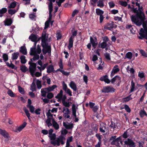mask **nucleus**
Masks as SVG:
<instances>
[{
	"label": "nucleus",
	"mask_w": 147,
	"mask_h": 147,
	"mask_svg": "<svg viewBox=\"0 0 147 147\" xmlns=\"http://www.w3.org/2000/svg\"><path fill=\"white\" fill-rule=\"evenodd\" d=\"M43 49L42 51L44 55H46L47 52L50 51L51 50V46L49 45L48 42L41 43Z\"/></svg>",
	"instance_id": "f257e3e1"
},
{
	"label": "nucleus",
	"mask_w": 147,
	"mask_h": 147,
	"mask_svg": "<svg viewBox=\"0 0 147 147\" xmlns=\"http://www.w3.org/2000/svg\"><path fill=\"white\" fill-rule=\"evenodd\" d=\"M77 34V31L75 30L72 32V34L70 37L69 42V44L68 46L69 49H70L71 48H72L73 45L74 39L75 36H76Z\"/></svg>",
	"instance_id": "f03ea898"
},
{
	"label": "nucleus",
	"mask_w": 147,
	"mask_h": 147,
	"mask_svg": "<svg viewBox=\"0 0 147 147\" xmlns=\"http://www.w3.org/2000/svg\"><path fill=\"white\" fill-rule=\"evenodd\" d=\"M115 89L112 86H107L103 87L101 92L104 93H113L115 92Z\"/></svg>",
	"instance_id": "7ed1b4c3"
},
{
	"label": "nucleus",
	"mask_w": 147,
	"mask_h": 147,
	"mask_svg": "<svg viewBox=\"0 0 147 147\" xmlns=\"http://www.w3.org/2000/svg\"><path fill=\"white\" fill-rule=\"evenodd\" d=\"M114 25V22L110 21L109 22L107 23L104 25V29L105 30H108L112 31L113 30Z\"/></svg>",
	"instance_id": "20e7f679"
},
{
	"label": "nucleus",
	"mask_w": 147,
	"mask_h": 147,
	"mask_svg": "<svg viewBox=\"0 0 147 147\" xmlns=\"http://www.w3.org/2000/svg\"><path fill=\"white\" fill-rule=\"evenodd\" d=\"M28 63L30 65L29 67L30 72L31 74L33 75L36 69V64L30 61H29Z\"/></svg>",
	"instance_id": "39448f33"
},
{
	"label": "nucleus",
	"mask_w": 147,
	"mask_h": 147,
	"mask_svg": "<svg viewBox=\"0 0 147 147\" xmlns=\"http://www.w3.org/2000/svg\"><path fill=\"white\" fill-rule=\"evenodd\" d=\"M140 32L139 34L140 36H138V38L141 40L143 39L144 38L146 39L147 38V33L145 32V31L142 28L140 29Z\"/></svg>",
	"instance_id": "423d86ee"
},
{
	"label": "nucleus",
	"mask_w": 147,
	"mask_h": 147,
	"mask_svg": "<svg viewBox=\"0 0 147 147\" xmlns=\"http://www.w3.org/2000/svg\"><path fill=\"white\" fill-rule=\"evenodd\" d=\"M63 89L65 92L70 96H72V92L71 90L67 88V86L65 82H63L62 84Z\"/></svg>",
	"instance_id": "0eeeda50"
},
{
	"label": "nucleus",
	"mask_w": 147,
	"mask_h": 147,
	"mask_svg": "<svg viewBox=\"0 0 147 147\" xmlns=\"http://www.w3.org/2000/svg\"><path fill=\"white\" fill-rule=\"evenodd\" d=\"M125 145H127L129 147H135V143L131 139L128 138L124 142Z\"/></svg>",
	"instance_id": "6e6552de"
},
{
	"label": "nucleus",
	"mask_w": 147,
	"mask_h": 147,
	"mask_svg": "<svg viewBox=\"0 0 147 147\" xmlns=\"http://www.w3.org/2000/svg\"><path fill=\"white\" fill-rule=\"evenodd\" d=\"M121 77L119 76L116 75L111 80V82L112 84H114L116 81H117L118 83L117 85V86H119L121 82Z\"/></svg>",
	"instance_id": "1a4fd4ad"
},
{
	"label": "nucleus",
	"mask_w": 147,
	"mask_h": 147,
	"mask_svg": "<svg viewBox=\"0 0 147 147\" xmlns=\"http://www.w3.org/2000/svg\"><path fill=\"white\" fill-rule=\"evenodd\" d=\"M106 126L107 125L105 123H102L100 124V131L102 133H105L107 130Z\"/></svg>",
	"instance_id": "9d476101"
},
{
	"label": "nucleus",
	"mask_w": 147,
	"mask_h": 147,
	"mask_svg": "<svg viewBox=\"0 0 147 147\" xmlns=\"http://www.w3.org/2000/svg\"><path fill=\"white\" fill-rule=\"evenodd\" d=\"M99 80L101 81H104L107 84L110 83L111 82L108 79V77L107 75L102 76L100 78Z\"/></svg>",
	"instance_id": "9b49d317"
},
{
	"label": "nucleus",
	"mask_w": 147,
	"mask_h": 147,
	"mask_svg": "<svg viewBox=\"0 0 147 147\" xmlns=\"http://www.w3.org/2000/svg\"><path fill=\"white\" fill-rule=\"evenodd\" d=\"M0 134L3 136L4 138L9 139L10 136L9 134L4 130L0 129Z\"/></svg>",
	"instance_id": "f8f14e48"
},
{
	"label": "nucleus",
	"mask_w": 147,
	"mask_h": 147,
	"mask_svg": "<svg viewBox=\"0 0 147 147\" xmlns=\"http://www.w3.org/2000/svg\"><path fill=\"white\" fill-rule=\"evenodd\" d=\"M49 9V18L48 20L49 21H51L52 17V12L53 11V7L52 6V3H50L49 6H48Z\"/></svg>",
	"instance_id": "ddd939ff"
},
{
	"label": "nucleus",
	"mask_w": 147,
	"mask_h": 147,
	"mask_svg": "<svg viewBox=\"0 0 147 147\" xmlns=\"http://www.w3.org/2000/svg\"><path fill=\"white\" fill-rule=\"evenodd\" d=\"M63 125L65 127L66 129H71L74 127L73 124V123L70 124L69 123H66L65 122H63Z\"/></svg>",
	"instance_id": "4468645a"
},
{
	"label": "nucleus",
	"mask_w": 147,
	"mask_h": 147,
	"mask_svg": "<svg viewBox=\"0 0 147 147\" xmlns=\"http://www.w3.org/2000/svg\"><path fill=\"white\" fill-rule=\"evenodd\" d=\"M4 25L6 26H10L13 23V20L11 18H7L4 21Z\"/></svg>",
	"instance_id": "2eb2a0df"
},
{
	"label": "nucleus",
	"mask_w": 147,
	"mask_h": 147,
	"mask_svg": "<svg viewBox=\"0 0 147 147\" xmlns=\"http://www.w3.org/2000/svg\"><path fill=\"white\" fill-rule=\"evenodd\" d=\"M50 143L54 146H55L56 145L57 146H60V136L59 138H57L56 140H55V141H51Z\"/></svg>",
	"instance_id": "dca6fc26"
},
{
	"label": "nucleus",
	"mask_w": 147,
	"mask_h": 147,
	"mask_svg": "<svg viewBox=\"0 0 147 147\" xmlns=\"http://www.w3.org/2000/svg\"><path fill=\"white\" fill-rule=\"evenodd\" d=\"M69 86L74 91H77V87L76 85L74 82L73 81L71 82L69 84Z\"/></svg>",
	"instance_id": "f3484780"
},
{
	"label": "nucleus",
	"mask_w": 147,
	"mask_h": 147,
	"mask_svg": "<svg viewBox=\"0 0 147 147\" xmlns=\"http://www.w3.org/2000/svg\"><path fill=\"white\" fill-rule=\"evenodd\" d=\"M137 17L138 19L140 20V22H141L142 24L146 21L145 20L146 17L144 13L140 14V15L137 16Z\"/></svg>",
	"instance_id": "a211bd4d"
},
{
	"label": "nucleus",
	"mask_w": 147,
	"mask_h": 147,
	"mask_svg": "<svg viewBox=\"0 0 147 147\" xmlns=\"http://www.w3.org/2000/svg\"><path fill=\"white\" fill-rule=\"evenodd\" d=\"M20 52L22 54L26 55L27 54V49L25 46L21 47L20 48Z\"/></svg>",
	"instance_id": "6ab92c4d"
},
{
	"label": "nucleus",
	"mask_w": 147,
	"mask_h": 147,
	"mask_svg": "<svg viewBox=\"0 0 147 147\" xmlns=\"http://www.w3.org/2000/svg\"><path fill=\"white\" fill-rule=\"evenodd\" d=\"M51 119L52 120L53 126L56 130L58 129L59 128V126L58 124L55 121L54 118H52Z\"/></svg>",
	"instance_id": "aec40b11"
},
{
	"label": "nucleus",
	"mask_w": 147,
	"mask_h": 147,
	"mask_svg": "<svg viewBox=\"0 0 147 147\" xmlns=\"http://www.w3.org/2000/svg\"><path fill=\"white\" fill-rule=\"evenodd\" d=\"M54 71V66L52 65H49L47 68V72L49 74Z\"/></svg>",
	"instance_id": "412c9836"
},
{
	"label": "nucleus",
	"mask_w": 147,
	"mask_h": 147,
	"mask_svg": "<svg viewBox=\"0 0 147 147\" xmlns=\"http://www.w3.org/2000/svg\"><path fill=\"white\" fill-rule=\"evenodd\" d=\"M47 34H42L41 36V43L47 42V38H46Z\"/></svg>",
	"instance_id": "4be33fe9"
},
{
	"label": "nucleus",
	"mask_w": 147,
	"mask_h": 147,
	"mask_svg": "<svg viewBox=\"0 0 147 147\" xmlns=\"http://www.w3.org/2000/svg\"><path fill=\"white\" fill-rule=\"evenodd\" d=\"M19 53L18 52H14L12 54L11 59L13 60L17 59L18 57Z\"/></svg>",
	"instance_id": "5701e85b"
},
{
	"label": "nucleus",
	"mask_w": 147,
	"mask_h": 147,
	"mask_svg": "<svg viewBox=\"0 0 147 147\" xmlns=\"http://www.w3.org/2000/svg\"><path fill=\"white\" fill-rule=\"evenodd\" d=\"M19 9V6L18 7L17 9H9L8 10V13L9 14L11 15H12L16 13L18 11Z\"/></svg>",
	"instance_id": "b1692460"
},
{
	"label": "nucleus",
	"mask_w": 147,
	"mask_h": 147,
	"mask_svg": "<svg viewBox=\"0 0 147 147\" xmlns=\"http://www.w3.org/2000/svg\"><path fill=\"white\" fill-rule=\"evenodd\" d=\"M7 11L6 8L4 7L0 9V17L1 18L3 16V14L5 13Z\"/></svg>",
	"instance_id": "393cba45"
},
{
	"label": "nucleus",
	"mask_w": 147,
	"mask_h": 147,
	"mask_svg": "<svg viewBox=\"0 0 147 147\" xmlns=\"http://www.w3.org/2000/svg\"><path fill=\"white\" fill-rule=\"evenodd\" d=\"M138 76L140 78L141 80L142 81L144 80L145 76L143 72H141L140 71H139L138 73Z\"/></svg>",
	"instance_id": "a878e982"
},
{
	"label": "nucleus",
	"mask_w": 147,
	"mask_h": 147,
	"mask_svg": "<svg viewBox=\"0 0 147 147\" xmlns=\"http://www.w3.org/2000/svg\"><path fill=\"white\" fill-rule=\"evenodd\" d=\"M20 61L22 64H25L26 63L27 60L26 59V57L24 55H22L20 57Z\"/></svg>",
	"instance_id": "bb28decb"
},
{
	"label": "nucleus",
	"mask_w": 147,
	"mask_h": 147,
	"mask_svg": "<svg viewBox=\"0 0 147 147\" xmlns=\"http://www.w3.org/2000/svg\"><path fill=\"white\" fill-rule=\"evenodd\" d=\"M27 124V123L26 122H24L22 125H20L17 128V130L19 132L22 129L25 127Z\"/></svg>",
	"instance_id": "cd10ccee"
},
{
	"label": "nucleus",
	"mask_w": 147,
	"mask_h": 147,
	"mask_svg": "<svg viewBox=\"0 0 147 147\" xmlns=\"http://www.w3.org/2000/svg\"><path fill=\"white\" fill-rule=\"evenodd\" d=\"M96 13L97 15L100 16V15H102L104 13V12L103 11L97 8L96 9Z\"/></svg>",
	"instance_id": "c85d7f7f"
},
{
	"label": "nucleus",
	"mask_w": 147,
	"mask_h": 147,
	"mask_svg": "<svg viewBox=\"0 0 147 147\" xmlns=\"http://www.w3.org/2000/svg\"><path fill=\"white\" fill-rule=\"evenodd\" d=\"M23 109L28 119H30V116L28 110L26 108V107H24Z\"/></svg>",
	"instance_id": "c756f323"
},
{
	"label": "nucleus",
	"mask_w": 147,
	"mask_h": 147,
	"mask_svg": "<svg viewBox=\"0 0 147 147\" xmlns=\"http://www.w3.org/2000/svg\"><path fill=\"white\" fill-rule=\"evenodd\" d=\"M104 0H99L97 2V6L100 8H102L104 6Z\"/></svg>",
	"instance_id": "7c9ffc66"
},
{
	"label": "nucleus",
	"mask_w": 147,
	"mask_h": 147,
	"mask_svg": "<svg viewBox=\"0 0 147 147\" xmlns=\"http://www.w3.org/2000/svg\"><path fill=\"white\" fill-rule=\"evenodd\" d=\"M29 38L32 42L37 41V38L36 36L34 34H33L30 36Z\"/></svg>",
	"instance_id": "2f4dec72"
},
{
	"label": "nucleus",
	"mask_w": 147,
	"mask_h": 147,
	"mask_svg": "<svg viewBox=\"0 0 147 147\" xmlns=\"http://www.w3.org/2000/svg\"><path fill=\"white\" fill-rule=\"evenodd\" d=\"M118 67V66L117 65H115L114 67L113 68L112 70V71L113 72L114 74H116L118 72L119 70L120 69L119 68H117Z\"/></svg>",
	"instance_id": "473e14b6"
},
{
	"label": "nucleus",
	"mask_w": 147,
	"mask_h": 147,
	"mask_svg": "<svg viewBox=\"0 0 147 147\" xmlns=\"http://www.w3.org/2000/svg\"><path fill=\"white\" fill-rule=\"evenodd\" d=\"M20 68L21 70L24 73L26 72L28 70V68L25 65H21Z\"/></svg>",
	"instance_id": "72a5a7b5"
},
{
	"label": "nucleus",
	"mask_w": 147,
	"mask_h": 147,
	"mask_svg": "<svg viewBox=\"0 0 147 147\" xmlns=\"http://www.w3.org/2000/svg\"><path fill=\"white\" fill-rule=\"evenodd\" d=\"M63 96V91L62 90H61L57 94V95L55 97V98L57 99H59L62 98V96Z\"/></svg>",
	"instance_id": "f704fd0d"
},
{
	"label": "nucleus",
	"mask_w": 147,
	"mask_h": 147,
	"mask_svg": "<svg viewBox=\"0 0 147 147\" xmlns=\"http://www.w3.org/2000/svg\"><path fill=\"white\" fill-rule=\"evenodd\" d=\"M131 18L132 21L134 23L138 20V19L136 15V16L132 15L131 16Z\"/></svg>",
	"instance_id": "c9c22d12"
},
{
	"label": "nucleus",
	"mask_w": 147,
	"mask_h": 147,
	"mask_svg": "<svg viewBox=\"0 0 147 147\" xmlns=\"http://www.w3.org/2000/svg\"><path fill=\"white\" fill-rule=\"evenodd\" d=\"M36 86L34 82H33L31 86L30 90L32 92L36 91Z\"/></svg>",
	"instance_id": "e433bc0d"
},
{
	"label": "nucleus",
	"mask_w": 147,
	"mask_h": 147,
	"mask_svg": "<svg viewBox=\"0 0 147 147\" xmlns=\"http://www.w3.org/2000/svg\"><path fill=\"white\" fill-rule=\"evenodd\" d=\"M49 137L51 141H55L56 138V136L55 134H53L49 135Z\"/></svg>",
	"instance_id": "4c0bfd02"
},
{
	"label": "nucleus",
	"mask_w": 147,
	"mask_h": 147,
	"mask_svg": "<svg viewBox=\"0 0 147 147\" xmlns=\"http://www.w3.org/2000/svg\"><path fill=\"white\" fill-rule=\"evenodd\" d=\"M131 88L130 91V93L134 91V89L135 86V84L133 82V80H132L131 82Z\"/></svg>",
	"instance_id": "58836bf2"
},
{
	"label": "nucleus",
	"mask_w": 147,
	"mask_h": 147,
	"mask_svg": "<svg viewBox=\"0 0 147 147\" xmlns=\"http://www.w3.org/2000/svg\"><path fill=\"white\" fill-rule=\"evenodd\" d=\"M132 53L131 52H129L125 55V57L129 59H131L132 57Z\"/></svg>",
	"instance_id": "ea45409f"
},
{
	"label": "nucleus",
	"mask_w": 147,
	"mask_h": 147,
	"mask_svg": "<svg viewBox=\"0 0 147 147\" xmlns=\"http://www.w3.org/2000/svg\"><path fill=\"white\" fill-rule=\"evenodd\" d=\"M142 26L144 30L145 31V32H146L147 33V21H146L145 22H144L142 23Z\"/></svg>",
	"instance_id": "a19ab883"
},
{
	"label": "nucleus",
	"mask_w": 147,
	"mask_h": 147,
	"mask_svg": "<svg viewBox=\"0 0 147 147\" xmlns=\"http://www.w3.org/2000/svg\"><path fill=\"white\" fill-rule=\"evenodd\" d=\"M77 109L78 107H76L74 104H73L72 107V113H76V110Z\"/></svg>",
	"instance_id": "79ce46f5"
},
{
	"label": "nucleus",
	"mask_w": 147,
	"mask_h": 147,
	"mask_svg": "<svg viewBox=\"0 0 147 147\" xmlns=\"http://www.w3.org/2000/svg\"><path fill=\"white\" fill-rule=\"evenodd\" d=\"M41 92L42 96L44 97H45L46 96L47 93H48L47 92L46 90L44 89V88L41 89Z\"/></svg>",
	"instance_id": "37998d69"
},
{
	"label": "nucleus",
	"mask_w": 147,
	"mask_h": 147,
	"mask_svg": "<svg viewBox=\"0 0 147 147\" xmlns=\"http://www.w3.org/2000/svg\"><path fill=\"white\" fill-rule=\"evenodd\" d=\"M30 55H33L36 54V49L35 48H30Z\"/></svg>",
	"instance_id": "c03bdc74"
},
{
	"label": "nucleus",
	"mask_w": 147,
	"mask_h": 147,
	"mask_svg": "<svg viewBox=\"0 0 147 147\" xmlns=\"http://www.w3.org/2000/svg\"><path fill=\"white\" fill-rule=\"evenodd\" d=\"M7 94L9 96L11 97H15V95L14 93L10 89L8 90Z\"/></svg>",
	"instance_id": "a18cd8bd"
},
{
	"label": "nucleus",
	"mask_w": 147,
	"mask_h": 147,
	"mask_svg": "<svg viewBox=\"0 0 147 147\" xmlns=\"http://www.w3.org/2000/svg\"><path fill=\"white\" fill-rule=\"evenodd\" d=\"M51 118L50 117H48L46 121L48 127L52 125V124L51 123Z\"/></svg>",
	"instance_id": "49530a36"
},
{
	"label": "nucleus",
	"mask_w": 147,
	"mask_h": 147,
	"mask_svg": "<svg viewBox=\"0 0 147 147\" xmlns=\"http://www.w3.org/2000/svg\"><path fill=\"white\" fill-rule=\"evenodd\" d=\"M16 2L15 1L12 2L9 5V6H8V7H9V8L10 9L13 8L16 6Z\"/></svg>",
	"instance_id": "de8ad7c7"
},
{
	"label": "nucleus",
	"mask_w": 147,
	"mask_h": 147,
	"mask_svg": "<svg viewBox=\"0 0 147 147\" xmlns=\"http://www.w3.org/2000/svg\"><path fill=\"white\" fill-rule=\"evenodd\" d=\"M107 44L106 42H102L100 45H99V47H100V48L102 49H105L106 48V47L107 46Z\"/></svg>",
	"instance_id": "09e8293b"
},
{
	"label": "nucleus",
	"mask_w": 147,
	"mask_h": 147,
	"mask_svg": "<svg viewBox=\"0 0 147 147\" xmlns=\"http://www.w3.org/2000/svg\"><path fill=\"white\" fill-rule=\"evenodd\" d=\"M131 94H130L129 96L124 98L123 99L124 101L125 102H127L129 101L130 100H131L132 99V98L131 97Z\"/></svg>",
	"instance_id": "8fccbe9b"
},
{
	"label": "nucleus",
	"mask_w": 147,
	"mask_h": 147,
	"mask_svg": "<svg viewBox=\"0 0 147 147\" xmlns=\"http://www.w3.org/2000/svg\"><path fill=\"white\" fill-rule=\"evenodd\" d=\"M36 84L38 88V89H40L42 87L41 81L38 80H37Z\"/></svg>",
	"instance_id": "3c124183"
},
{
	"label": "nucleus",
	"mask_w": 147,
	"mask_h": 147,
	"mask_svg": "<svg viewBox=\"0 0 147 147\" xmlns=\"http://www.w3.org/2000/svg\"><path fill=\"white\" fill-rule=\"evenodd\" d=\"M2 57L4 62L7 61L8 59V55L6 53L3 54Z\"/></svg>",
	"instance_id": "603ef678"
},
{
	"label": "nucleus",
	"mask_w": 147,
	"mask_h": 147,
	"mask_svg": "<svg viewBox=\"0 0 147 147\" xmlns=\"http://www.w3.org/2000/svg\"><path fill=\"white\" fill-rule=\"evenodd\" d=\"M140 115L141 117H143L145 115L147 116V114L146 112L144 110H141L140 112Z\"/></svg>",
	"instance_id": "864d4df0"
},
{
	"label": "nucleus",
	"mask_w": 147,
	"mask_h": 147,
	"mask_svg": "<svg viewBox=\"0 0 147 147\" xmlns=\"http://www.w3.org/2000/svg\"><path fill=\"white\" fill-rule=\"evenodd\" d=\"M18 88L19 92L22 94H24L25 93V91L24 88L20 86H18Z\"/></svg>",
	"instance_id": "5fc2aeb1"
},
{
	"label": "nucleus",
	"mask_w": 147,
	"mask_h": 147,
	"mask_svg": "<svg viewBox=\"0 0 147 147\" xmlns=\"http://www.w3.org/2000/svg\"><path fill=\"white\" fill-rule=\"evenodd\" d=\"M36 13H32L30 14L29 15V17L32 20H33L35 19L36 17L35 15Z\"/></svg>",
	"instance_id": "6e6d98bb"
},
{
	"label": "nucleus",
	"mask_w": 147,
	"mask_h": 147,
	"mask_svg": "<svg viewBox=\"0 0 147 147\" xmlns=\"http://www.w3.org/2000/svg\"><path fill=\"white\" fill-rule=\"evenodd\" d=\"M110 126L111 128H113V129H115L117 127V125L115 123L111 121V124Z\"/></svg>",
	"instance_id": "4d7b16f0"
},
{
	"label": "nucleus",
	"mask_w": 147,
	"mask_h": 147,
	"mask_svg": "<svg viewBox=\"0 0 147 147\" xmlns=\"http://www.w3.org/2000/svg\"><path fill=\"white\" fill-rule=\"evenodd\" d=\"M131 10L133 11L134 13H136V15L137 16L139 15V14H137L138 13H139V11L137 9V8H135L134 7L131 8Z\"/></svg>",
	"instance_id": "13d9d810"
},
{
	"label": "nucleus",
	"mask_w": 147,
	"mask_h": 147,
	"mask_svg": "<svg viewBox=\"0 0 147 147\" xmlns=\"http://www.w3.org/2000/svg\"><path fill=\"white\" fill-rule=\"evenodd\" d=\"M63 105L65 107H69L70 106V104L69 102L66 101L62 102Z\"/></svg>",
	"instance_id": "bf43d9fd"
},
{
	"label": "nucleus",
	"mask_w": 147,
	"mask_h": 147,
	"mask_svg": "<svg viewBox=\"0 0 147 147\" xmlns=\"http://www.w3.org/2000/svg\"><path fill=\"white\" fill-rule=\"evenodd\" d=\"M27 107L28 108H29L30 111L31 112V113H34L35 108L33 105L29 106L28 107Z\"/></svg>",
	"instance_id": "052dcab7"
},
{
	"label": "nucleus",
	"mask_w": 147,
	"mask_h": 147,
	"mask_svg": "<svg viewBox=\"0 0 147 147\" xmlns=\"http://www.w3.org/2000/svg\"><path fill=\"white\" fill-rule=\"evenodd\" d=\"M96 137L99 140L98 142H101V139L102 137V135H100L99 134H96Z\"/></svg>",
	"instance_id": "680f3d73"
},
{
	"label": "nucleus",
	"mask_w": 147,
	"mask_h": 147,
	"mask_svg": "<svg viewBox=\"0 0 147 147\" xmlns=\"http://www.w3.org/2000/svg\"><path fill=\"white\" fill-rule=\"evenodd\" d=\"M53 96L54 95L52 92L48 93L47 96V98L49 99L52 98Z\"/></svg>",
	"instance_id": "e2e57ef3"
},
{
	"label": "nucleus",
	"mask_w": 147,
	"mask_h": 147,
	"mask_svg": "<svg viewBox=\"0 0 147 147\" xmlns=\"http://www.w3.org/2000/svg\"><path fill=\"white\" fill-rule=\"evenodd\" d=\"M117 136H112L110 138V141L112 140L113 141L112 142V144H113V142H115V141L116 139Z\"/></svg>",
	"instance_id": "0e129e2a"
},
{
	"label": "nucleus",
	"mask_w": 147,
	"mask_h": 147,
	"mask_svg": "<svg viewBox=\"0 0 147 147\" xmlns=\"http://www.w3.org/2000/svg\"><path fill=\"white\" fill-rule=\"evenodd\" d=\"M140 52L143 56L147 57V53L144 50L141 49L140 50Z\"/></svg>",
	"instance_id": "69168bd1"
},
{
	"label": "nucleus",
	"mask_w": 147,
	"mask_h": 147,
	"mask_svg": "<svg viewBox=\"0 0 147 147\" xmlns=\"http://www.w3.org/2000/svg\"><path fill=\"white\" fill-rule=\"evenodd\" d=\"M124 108L125 110L128 113H130L131 112V109L127 105L124 106Z\"/></svg>",
	"instance_id": "338daca9"
},
{
	"label": "nucleus",
	"mask_w": 147,
	"mask_h": 147,
	"mask_svg": "<svg viewBox=\"0 0 147 147\" xmlns=\"http://www.w3.org/2000/svg\"><path fill=\"white\" fill-rule=\"evenodd\" d=\"M41 109L40 108H38L36 109L34 112L37 115H40V111Z\"/></svg>",
	"instance_id": "774afa93"
}]
</instances>
